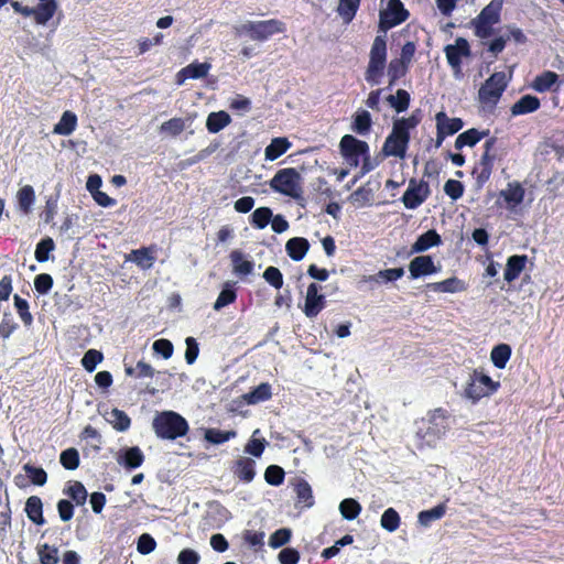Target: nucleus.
<instances>
[{
    "label": "nucleus",
    "instance_id": "obj_45",
    "mask_svg": "<svg viewBox=\"0 0 564 564\" xmlns=\"http://www.w3.org/2000/svg\"><path fill=\"white\" fill-rule=\"evenodd\" d=\"M64 494L69 496L79 506L86 502L88 496L86 488L79 481L69 482L67 488L64 489Z\"/></svg>",
    "mask_w": 564,
    "mask_h": 564
},
{
    "label": "nucleus",
    "instance_id": "obj_39",
    "mask_svg": "<svg viewBox=\"0 0 564 564\" xmlns=\"http://www.w3.org/2000/svg\"><path fill=\"white\" fill-rule=\"evenodd\" d=\"M557 74L551 70H546L535 77L532 87L539 93H545L552 89V87L557 83Z\"/></svg>",
    "mask_w": 564,
    "mask_h": 564
},
{
    "label": "nucleus",
    "instance_id": "obj_52",
    "mask_svg": "<svg viewBox=\"0 0 564 564\" xmlns=\"http://www.w3.org/2000/svg\"><path fill=\"white\" fill-rule=\"evenodd\" d=\"M260 433L259 430H256L252 434V437L247 443L245 447V452L254 456V457H261L264 448H265V440L264 438H258L257 435Z\"/></svg>",
    "mask_w": 564,
    "mask_h": 564
},
{
    "label": "nucleus",
    "instance_id": "obj_4",
    "mask_svg": "<svg viewBox=\"0 0 564 564\" xmlns=\"http://www.w3.org/2000/svg\"><path fill=\"white\" fill-rule=\"evenodd\" d=\"M507 86L508 77L506 73H494L479 88L478 101L481 108L491 111L497 106Z\"/></svg>",
    "mask_w": 564,
    "mask_h": 564
},
{
    "label": "nucleus",
    "instance_id": "obj_50",
    "mask_svg": "<svg viewBox=\"0 0 564 564\" xmlns=\"http://www.w3.org/2000/svg\"><path fill=\"white\" fill-rule=\"evenodd\" d=\"M387 100L398 112H402L409 107L410 95L408 91L399 89L395 95H390Z\"/></svg>",
    "mask_w": 564,
    "mask_h": 564
},
{
    "label": "nucleus",
    "instance_id": "obj_64",
    "mask_svg": "<svg viewBox=\"0 0 564 564\" xmlns=\"http://www.w3.org/2000/svg\"><path fill=\"white\" fill-rule=\"evenodd\" d=\"M156 546L155 540L148 533H143L138 539L137 550L141 554H149L154 551Z\"/></svg>",
    "mask_w": 564,
    "mask_h": 564
},
{
    "label": "nucleus",
    "instance_id": "obj_61",
    "mask_svg": "<svg viewBox=\"0 0 564 564\" xmlns=\"http://www.w3.org/2000/svg\"><path fill=\"white\" fill-rule=\"evenodd\" d=\"M14 306L22 322L25 325H30L33 321V317L29 312L28 302L19 295H14Z\"/></svg>",
    "mask_w": 564,
    "mask_h": 564
},
{
    "label": "nucleus",
    "instance_id": "obj_56",
    "mask_svg": "<svg viewBox=\"0 0 564 564\" xmlns=\"http://www.w3.org/2000/svg\"><path fill=\"white\" fill-rule=\"evenodd\" d=\"M59 460L64 468L74 470L79 465L78 452L75 448L65 449L62 452Z\"/></svg>",
    "mask_w": 564,
    "mask_h": 564
},
{
    "label": "nucleus",
    "instance_id": "obj_55",
    "mask_svg": "<svg viewBox=\"0 0 564 564\" xmlns=\"http://www.w3.org/2000/svg\"><path fill=\"white\" fill-rule=\"evenodd\" d=\"M39 557L42 564H57L58 550L48 544H43L39 547Z\"/></svg>",
    "mask_w": 564,
    "mask_h": 564
},
{
    "label": "nucleus",
    "instance_id": "obj_48",
    "mask_svg": "<svg viewBox=\"0 0 564 564\" xmlns=\"http://www.w3.org/2000/svg\"><path fill=\"white\" fill-rule=\"evenodd\" d=\"M272 216L273 213L269 207H259L251 215V224L259 229H263L271 221Z\"/></svg>",
    "mask_w": 564,
    "mask_h": 564
},
{
    "label": "nucleus",
    "instance_id": "obj_10",
    "mask_svg": "<svg viewBox=\"0 0 564 564\" xmlns=\"http://www.w3.org/2000/svg\"><path fill=\"white\" fill-rule=\"evenodd\" d=\"M423 423L426 425V432L422 437L426 438V442L431 444L446 433L451 425V417L447 411L435 409L429 414L426 422Z\"/></svg>",
    "mask_w": 564,
    "mask_h": 564
},
{
    "label": "nucleus",
    "instance_id": "obj_30",
    "mask_svg": "<svg viewBox=\"0 0 564 564\" xmlns=\"http://www.w3.org/2000/svg\"><path fill=\"white\" fill-rule=\"evenodd\" d=\"M234 272L238 275H248L253 271V262L239 250H234L230 253Z\"/></svg>",
    "mask_w": 564,
    "mask_h": 564
},
{
    "label": "nucleus",
    "instance_id": "obj_25",
    "mask_svg": "<svg viewBox=\"0 0 564 564\" xmlns=\"http://www.w3.org/2000/svg\"><path fill=\"white\" fill-rule=\"evenodd\" d=\"M210 69L209 63H192L184 67L178 74V84H183L184 79H198L205 77Z\"/></svg>",
    "mask_w": 564,
    "mask_h": 564
},
{
    "label": "nucleus",
    "instance_id": "obj_53",
    "mask_svg": "<svg viewBox=\"0 0 564 564\" xmlns=\"http://www.w3.org/2000/svg\"><path fill=\"white\" fill-rule=\"evenodd\" d=\"M55 248V243L52 238L47 237L42 239L35 248V259L39 262H45L48 260V254L52 252Z\"/></svg>",
    "mask_w": 564,
    "mask_h": 564
},
{
    "label": "nucleus",
    "instance_id": "obj_2",
    "mask_svg": "<svg viewBox=\"0 0 564 564\" xmlns=\"http://www.w3.org/2000/svg\"><path fill=\"white\" fill-rule=\"evenodd\" d=\"M269 185L273 192L288 196L296 202L303 199V177L293 167L279 170L270 180Z\"/></svg>",
    "mask_w": 564,
    "mask_h": 564
},
{
    "label": "nucleus",
    "instance_id": "obj_60",
    "mask_svg": "<svg viewBox=\"0 0 564 564\" xmlns=\"http://www.w3.org/2000/svg\"><path fill=\"white\" fill-rule=\"evenodd\" d=\"M264 280L274 289H281L283 285V275L275 267H268L263 272Z\"/></svg>",
    "mask_w": 564,
    "mask_h": 564
},
{
    "label": "nucleus",
    "instance_id": "obj_24",
    "mask_svg": "<svg viewBox=\"0 0 564 564\" xmlns=\"http://www.w3.org/2000/svg\"><path fill=\"white\" fill-rule=\"evenodd\" d=\"M527 256H511L507 260L506 269H505V280L507 282L514 281L520 273L523 271L527 263Z\"/></svg>",
    "mask_w": 564,
    "mask_h": 564
},
{
    "label": "nucleus",
    "instance_id": "obj_11",
    "mask_svg": "<svg viewBox=\"0 0 564 564\" xmlns=\"http://www.w3.org/2000/svg\"><path fill=\"white\" fill-rule=\"evenodd\" d=\"M445 55L453 69L454 77L460 78L463 59L470 55V47L467 40L457 37L453 44L446 45Z\"/></svg>",
    "mask_w": 564,
    "mask_h": 564
},
{
    "label": "nucleus",
    "instance_id": "obj_15",
    "mask_svg": "<svg viewBox=\"0 0 564 564\" xmlns=\"http://www.w3.org/2000/svg\"><path fill=\"white\" fill-rule=\"evenodd\" d=\"M35 191L31 185L21 186L15 194V207L17 210L24 216L30 215L33 212L35 204Z\"/></svg>",
    "mask_w": 564,
    "mask_h": 564
},
{
    "label": "nucleus",
    "instance_id": "obj_35",
    "mask_svg": "<svg viewBox=\"0 0 564 564\" xmlns=\"http://www.w3.org/2000/svg\"><path fill=\"white\" fill-rule=\"evenodd\" d=\"M231 122L230 116L226 111H217L208 115L206 128L210 133H217Z\"/></svg>",
    "mask_w": 564,
    "mask_h": 564
},
{
    "label": "nucleus",
    "instance_id": "obj_18",
    "mask_svg": "<svg viewBox=\"0 0 564 564\" xmlns=\"http://www.w3.org/2000/svg\"><path fill=\"white\" fill-rule=\"evenodd\" d=\"M436 130L441 131L442 134L453 135L458 132L464 123L460 118H451L444 111H440L435 115Z\"/></svg>",
    "mask_w": 564,
    "mask_h": 564
},
{
    "label": "nucleus",
    "instance_id": "obj_57",
    "mask_svg": "<svg viewBox=\"0 0 564 564\" xmlns=\"http://www.w3.org/2000/svg\"><path fill=\"white\" fill-rule=\"evenodd\" d=\"M236 296L237 295L235 290H232L227 283L214 303V310L219 311L223 307L231 304L236 300Z\"/></svg>",
    "mask_w": 564,
    "mask_h": 564
},
{
    "label": "nucleus",
    "instance_id": "obj_36",
    "mask_svg": "<svg viewBox=\"0 0 564 564\" xmlns=\"http://www.w3.org/2000/svg\"><path fill=\"white\" fill-rule=\"evenodd\" d=\"M272 391L271 386L267 382L259 384L252 391L243 394V400L248 404H258L260 402L267 401L271 398Z\"/></svg>",
    "mask_w": 564,
    "mask_h": 564
},
{
    "label": "nucleus",
    "instance_id": "obj_58",
    "mask_svg": "<svg viewBox=\"0 0 564 564\" xmlns=\"http://www.w3.org/2000/svg\"><path fill=\"white\" fill-rule=\"evenodd\" d=\"M265 481L272 486H279L284 480V470L278 465H270L264 473Z\"/></svg>",
    "mask_w": 564,
    "mask_h": 564
},
{
    "label": "nucleus",
    "instance_id": "obj_17",
    "mask_svg": "<svg viewBox=\"0 0 564 564\" xmlns=\"http://www.w3.org/2000/svg\"><path fill=\"white\" fill-rule=\"evenodd\" d=\"M409 271L411 278L417 279L422 275H429L436 273L438 268L435 267L432 258L430 256H419L415 257L409 264Z\"/></svg>",
    "mask_w": 564,
    "mask_h": 564
},
{
    "label": "nucleus",
    "instance_id": "obj_43",
    "mask_svg": "<svg viewBox=\"0 0 564 564\" xmlns=\"http://www.w3.org/2000/svg\"><path fill=\"white\" fill-rule=\"evenodd\" d=\"M446 512L445 505H438L430 510L421 511L417 521L423 527H429L433 521L440 520Z\"/></svg>",
    "mask_w": 564,
    "mask_h": 564
},
{
    "label": "nucleus",
    "instance_id": "obj_6",
    "mask_svg": "<svg viewBox=\"0 0 564 564\" xmlns=\"http://www.w3.org/2000/svg\"><path fill=\"white\" fill-rule=\"evenodd\" d=\"M387 62V44L382 36H377L372 43L369 63L366 70V80L371 85H378L383 75Z\"/></svg>",
    "mask_w": 564,
    "mask_h": 564
},
{
    "label": "nucleus",
    "instance_id": "obj_22",
    "mask_svg": "<svg viewBox=\"0 0 564 564\" xmlns=\"http://www.w3.org/2000/svg\"><path fill=\"white\" fill-rule=\"evenodd\" d=\"M508 208H514L522 203L524 189L519 183H509L508 186L500 192Z\"/></svg>",
    "mask_w": 564,
    "mask_h": 564
},
{
    "label": "nucleus",
    "instance_id": "obj_9",
    "mask_svg": "<svg viewBox=\"0 0 564 564\" xmlns=\"http://www.w3.org/2000/svg\"><path fill=\"white\" fill-rule=\"evenodd\" d=\"M339 149L345 163L350 167H357L362 156L368 153L369 145L351 134H345L339 142Z\"/></svg>",
    "mask_w": 564,
    "mask_h": 564
},
{
    "label": "nucleus",
    "instance_id": "obj_27",
    "mask_svg": "<svg viewBox=\"0 0 564 564\" xmlns=\"http://www.w3.org/2000/svg\"><path fill=\"white\" fill-rule=\"evenodd\" d=\"M404 274V270L402 268H393L381 270L373 275L364 276L365 282H371L376 284L394 282L401 279Z\"/></svg>",
    "mask_w": 564,
    "mask_h": 564
},
{
    "label": "nucleus",
    "instance_id": "obj_3",
    "mask_svg": "<svg viewBox=\"0 0 564 564\" xmlns=\"http://www.w3.org/2000/svg\"><path fill=\"white\" fill-rule=\"evenodd\" d=\"M152 426L156 436L164 440H175L184 436L188 431L187 421L174 411L158 413Z\"/></svg>",
    "mask_w": 564,
    "mask_h": 564
},
{
    "label": "nucleus",
    "instance_id": "obj_63",
    "mask_svg": "<svg viewBox=\"0 0 564 564\" xmlns=\"http://www.w3.org/2000/svg\"><path fill=\"white\" fill-rule=\"evenodd\" d=\"M444 192L453 200H457L463 196L464 186L459 181L448 180L444 185Z\"/></svg>",
    "mask_w": 564,
    "mask_h": 564
},
{
    "label": "nucleus",
    "instance_id": "obj_19",
    "mask_svg": "<svg viewBox=\"0 0 564 564\" xmlns=\"http://www.w3.org/2000/svg\"><path fill=\"white\" fill-rule=\"evenodd\" d=\"M232 471L243 482H251L256 476V462L249 457H239L235 462Z\"/></svg>",
    "mask_w": 564,
    "mask_h": 564
},
{
    "label": "nucleus",
    "instance_id": "obj_47",
    "mask_svg": "<svg viewBox=\"0 0 564 564\" xmlns=\"http://www.w3.org/2000/svg\"><path fill=\"white\" fill-rule=\"evenodd\" d=\"M297 502L303 503L304 507H312L314 503L313 492L310 484L305 480H300L295 486Z\"/></svg>",
    "mask_w": 564,
    "mask_h": 564
},
{
    "label": "nucleus",
    "instance_id": "obj_5",
    "mask_svg": "<svg viewBox=\"0 0 564 564\" xmlns=\"http://www.w3.org/2000/svg\"><path fill=\"white\" fill-rule=\"evenodd\" d=\"M239 36L246 35L253 41H265L272 35L283 32V23L278 20L246 21L235 28Z\"/></svg>",
    "mask_w": 564,
    "mask_h": 564
},
{
    "label": "nucleus",
    "instance_id": "obj_8",
    "mask_svg": "<svg viewBox=\"0 0 564 564\" xmlns=\"http://www.w3.org/2000/svg\"><path fill=\"white\" fill-rule=\"evenodd\" d=\"M499 387V382L494 381L489 376L481 371L475 370L465 388V397L475 401L489 395Z\"/></svg>",
    "mask_w": 564,
    "mask_h": 564
},
{
    "label": "nucleus",
    "instance_id": "obj_33",
    "mask_svg": "<svg viewBox=\"0 0 564 564\" xmlns=\"http://www.w3.org/2000/svg\"><path fill=\"white\" fill-rule=\"evenodd\" d=\"M489 131H479L477 129H469L460 133L455 140V148L462 150L464 147H474L482 138H485Z\"/></svg>",
    "mask_w": 564,
    "mask_h": 564
},
{
    "label": "nucleus",
    "instance_id": "obj_62",
    "mask_svg": "<svg viewBox=\"0 0 564 564\" xmlns=\"http://www.w3.org/2000/svg\"><path fill=\"white\" fill-rule=\"evenodd\" d=\"M24 470L34 485L42 486L46 482L47 475L43 468L25 465Z\"/></svg>",
    "mask_w": 564,
    "mask_h": 564
},
{
    "label": "nucleus",
    "instance_id": "obj_21",
    "mask_svg": "<svg viewBox=\"0 0 564 564\" xmlns=\"http://www.w3.org/2000/svg\"><path fill=\"white\" fill-rule=\"evenodd\" d=\"M310 249L307 239L302 237H294L288 240L285 251L288 256L294 261H301Z\"/></svg>",
    "mask_w": 564,
    "mask_h": 564
},
{
    "label": "nucleus",
    "instance_id": "obj_34",
    "mask_svg": "<svg viewBox=\"0 0 564 564\" xmlns=\"http://www.w3.org/2000/svg\"><path fill=\"white\" fill-rule=\"evenodd\" d=\"M540 100L532 95H525L521 97L511 108V112L514 116L530 113L539 109Z\"/></svg>",
    "mask_w": 564,
    "mask_h": 564
},
{
    "label": "nucleus",
    "instance_id": "obj_12",
    "mask_svg": "<svg viewBox=\"0 0 564 564\" xmlns=\"http://www.w3.org/2000/svg\"><path fill=\"white\" fill-rule=\"evenodd\" d=\"M430 195V186L424 181L410 180L409 186L402 196L404 206L415 209L422 205Z\"/></svg>",
    "mask_w": 564,
    "mask_h": 564
},
{
    "label": "nucleus",
    "instance_id": "obj_46",
    "mask_svg": "<svg viewBox=\"0 0 564 564\" xmlns=\"http://www.w3.org/2000/svg\"><path fill=\"white\" fill-rule=\"evenodd\" d=\"M400 516L393 508H388L381 516L380 524L388 532H394L400 527Z\"/></svg>",
    "mask_w": 564,
    "mask_h": 564
},
{
    "label": "nucleus",
    "instance_id": "obj_26",
    "mask_svg": "<svg viewBox=\"0 0 564 564\" xmlns=\"http://www.w3.org/2000/svg\"><path fill=\"white\" fill-rule=\"evenodd\" d=\"M77 127V116L66 110L63 112L59 121L54 126L53 133L58 135H69Z\"/></svg>",
    "mask_w": 564,
    "mask_h": 564
},
{
    "label": "nucleus",
    "instance_id": "obj_59",
    "mask_svg": "<svg viewBox=\"0 0 564 564\" xmlns=\"http://www.w3.org/2000/svg\"><path fill=\"white\" fill-rule=\"evenodd\" d=\"M292 532L290 529L282 528L271 534L269 539V545L273 549H278L286 544L291 539Z\"/></svg>",
    "mask_w": 564,
    "mask_h": 564
},
{
    "label": "nucleus",
    "instance_id": "obj_54",
    "mask_svg": "<svg viewBox=\"0 0 564 564\" xmlns=\"http://www.w3.org/2000/svg\"><path fill=\"white\" fill-rule=\"evenodd\" d=\"M102 359L104 356L99 350L89 349L88 351L85 352L82 359V365L88 372H93L96 369L97 365L102 361Z\"/></svg>",
    "mask_w": 564,
    "mask_h": 564
},
{
    "label": "nucleus",
    "instance_id": "obj_31",
    "mask_svg": "<svg viewBox=\"0 0 564 564\" xmlns=\"http://www.w3.org/2000/svg\"><path fill=\"white\" fill-rule=\"evenodd\" d=\"M127 260L134 262L138 267L143 270L150 269L155 261V257L150 248H141L131 251Z\"/></svg>",
    "mask_w": 564,
    "mask_h": 564
},
{
    "label": "nucleus",
    "instance_id": "obj_29",
    "mask_svg": "<svg viewBox=\"0 0 564 564\" xmlns=\"http://www.w3.org/2000/svg\"><path fill=\"white\" fill-rule=\"evenodd\" d=\"M429 288L434 292L443 293H458L466 290L465 283L453 276L441 282H434L429 284Z\"/></svg>",
    "mask_w": 564,
    "mask_h": 564
},
{
    "label": "nucleus",
    "instance_id": "obj_42",
    "mask_svg": "<svg viewBox=\"0 0 564 564\" xmlns=\"http://www.w3.org/2000/svg\"><path fill=\"white\" fill-rule=\"evenodd\" d=\"M187 127V120L183 118H172L160 126V132L171 137H177Z\"/></svg>",
    "mask_w": 564,
    "mask_h": 564
},
{
    "label": "nucleus",
    "instance_id": "obj_41",
    "mask_svg": "<svg viewBox=\"0 0 564 564\" xmlns=\"http://www.w3.org/2000/svg\"><path fill=\"white\" fill-rule=\"evenodd\" d=\"M338 509L341 517L346 520H355L361 512L360 503L352 498L341 500Z\"/></svg>",
    "mask_w": 564,
    "mask_h": 564
},
{
    "label": "nucleus",
    "instance_id": "obj_49",
    "mask_svg": "<svg viewBox=\"0 0 564 564\" xmlns=\"http://www.w3.org/2000/svg\"><path fill=\"white\" fill-rule=\"evenodd\" d=\"M236 437L235 431H220L217 429H207L205 431V440L212 444H223Z\"/></svg>",
    "mask_w": 564,
    "mask_h": 564
},
{
    "label": "nucleus",
    "instance_id": "obj_32",
    "mask_svg": "<svg viewBox=\"0 0 564 564\" xmlns=\"http://www.w3.org/2000/svg\"><path fill=\"white\" fill-rule=\"evenodd\" d=\"M25 512L28 514V518L35 524H44L45 520L43 518V503L41 498L36 496H31L26 500Z\"/></svg>",
    "mask_w": 564,
    "mask_h": 564
},
{
    "label": "nucleus",
    "instance_id": "obj_51",
    "mask_svg": "<svg viewBox=\"0 0 564 564\" xmlns=\"http://www.w3.org/2000/svg\"><path fill=\"white\" fill-rule=\"evenodd\" d=\"M360 0H340L338 13L346 21L350 22L356 14Z\"/></svg>",
    "mask_w": 564,
    "mask_h": 564
},
{
    "label": "nucleus",
    "instance_id": "obj_23",
    "mask_svg": "<svg viewBox=\"0 0 564 564\" xmlns=\"http://www.w3.org/2000/svg\"><path fill=\"white\" fill-rule=\"evenodd\" d=\"M291 142L283 137L273 138L269 145L264 149V158L267 161H275L284 154L290 148Z\"/></svg>",
    "mask_w": 564,
    "mask_h": 564
},
{
    "label": "nucleus",
    "instance_id": "obj_7",
    "mask_svg": "<svg viewBox=\"0 0 564 564\" xmlns=\"http://www.w3.org/2000/svg\"><path fill=\"white\" fill-rule=\"evenodd\" d=\"M62 12L57 0H37V3L31 7V17L36 25L54 29L61 23Z\"/></svg>",
    "mask_w": 564,
    "mask_h": 564
},
{
    "label": "nucleus",
    "instance_id": "obj_40",
    "mask_svg": "<svg viewBox=\"0 0 564 564\" xmlns=\"http://www.w3.org/2000/svg\"><path fill=\"white\" fill-rule=\"evenodd\" d=\"M511 356V348L507 344H500L491 350L490 359L492 364L499 368L503 369L510 359Z\"/></svg>",
    "mask_w": 564,
    "mask_h": 564
},
{
    "label": "nucleus",
    "instance_id": "obj_20",
    "mask_svg": "<svg viewBox=\"0 0 564 564\" xmlns=\"http://www.w3.org/2000/svg\"><path fill=\"white\" fill-rule=\"evenodd\" d=\"M102 416L118 432H126L131 425L128 414L117 408L105 410Z\"/></svg>",
    "mask_w": 564,
    "mask_h": 564
},
{
    "label": "nucleus",
    "instance_id": "obj_14",
    "mask_svg": "<svg viewBox=\"0 0 564 564\" xmlns=\"http://www.w3.org/2000/svg\"><path fill=\"white\" fill-rule=\"evenodd\" d=\"M408 18V12L400 0H389L387 9L380 14L381 24L384 28H393Z\"/></svg>",
    "mask_w": 564,
    "mask_h": 564
},
{
    "label": "nucleus",
    "instance_id": "obj_1",
    "mask_svg": "<svg viewBox=\"0 0 564 564\" xmlns=\"http://www.w3.org/2000/svg\"><path fill=\"white\" fill-rule=\"evenodd\" d=\"M420 123V117L415 113L410 117L398 118L393 121L392 130L382 145L381 152L386 158L393 156L405 159L409 149L411 131Z\"/></svg>",
    "mask_w": 564,
    "mask_h": 564
},
{
    "label": "nucleus",
    "instance_id": "obj_38",
    "mask_svg": "<svg viewBox=\"0 0 564 564\" xmlns=\"http://www.w3.org/2000/svg\"><path fill=\"white\" fill-rule=\"evenodd\" d=\"M502 2L503 0H491L490 3L482 9L477 19L490 24H496L499 21Z\"/></svg>",
    "mask_w": 564,
    "mask_h": 564
},
{
    "label": "nucleus",
    "instance_id": "obj_13",
    "mask_svg": "<svg viewBox=\"0 0 564 564\" xmlns=\"http://www.w3.org/2000/svg\"><path fill=\"white\" fill-rule=\"evenodd\" d=\"M321 285L311 283L306 290L305 303L303 312L308 318L316 317L325 307V296L319 293Z\"/></svg>",
    "mask_w": 564,
    "mask_h": 564
},
{
    "label": "nucleus",
    "instance_id": "obj_28",
    "mask_svg": "<svg viewBox=\"0 0 564 564\" xmlns=\"http://www.w3.org/2000/svg\"><path fill=\"white\" fill-rule=\"evenodd\" d=\"M441 236L435 230H429L421 235L412 246V252H423L432 247L441 245Z\"/></svg>",
    "mask_w": 564,
    "mask_h": 564
},
{
    "label": "nucleus",
    "instance_id": "obj_44",
    "mask_svg": "<svg viewBox=\"0 0 564 564\" xmlns=\"http://www.w3.org/2000/svg\"><path fill=\"white\" fill-rule=\"evenodd\" d=\"M371 127V116L367 110H360L355 115L352 130L360 134L365 135L369 132Z\"/></svg>",
    "mask_w": 564,
    "mask_h": 564
},
{
    "label": "nucleus",
    "instance_id": "obj_16",
    "mask_svg": "<svg viewBox=\"0 0 564 564\" xmlns=\"http://www.w3.org/2000/svg\"><path fill=\"white\" fill-rule=\"evenodd\" d=\"M117 463L128 469L140 467L144 462V455L138 446L121 449L117 454Z\"/></svg>",
    "mask_w": 564,
    "mask_h": 564
},
{
    "label": "nucleus",
    "instance_id": "obj_37",
    "mask_svg": "<svg viewBox=\"0 0 564 564\" xmlns=\"http://www.w3.org/2000/svg\"><path fill=\"white\" fill-rule=\"evenodd\" d=\"M373 191L370 187L361 186L357 188L350 196L349 202L357 208L369 206L373 202Z\"/></svg>",
    "mask_w": 564,
    "mask_h": 564
}]
</instances>
